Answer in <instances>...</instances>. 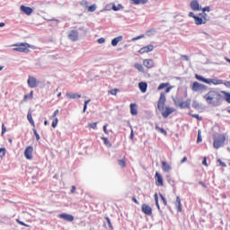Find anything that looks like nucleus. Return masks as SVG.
<instances>
[{"label":"nucleus","instance_id":"f257e3e1","mask_svg":"<svg viewBox=\"0 0 230 230\" xmlns=\"http://www.w3.org/2000/svg\"><path fill=\"white\" fill-rule=\"evenodd\" d=\"M204 100H206L208 105L218 107L222 105V102H224V95L220 94L217 91L211 90L204 95Z\"/></svg>","mask_w":230,"mask_h":230},{"label":"nucleus","instance_id":"f03ea898","mask_svg":"<svg viewBox=\"0 0 230 230\" xmlns=\"http://www.w3.org/2000/svg\"><path fill=\"white\" fill-rule=\"evenodd\" d=\"M213 139H214L213 146H214V148L218 150V148H220L222 146V145H224V143H226V135L214 136Z\"/></svg>","mask_w":230,"mask_h":230},{"label":"nucleus","instance_id":"7ed1b4c3","mask_svg":"<svg viewBox=\"0 0 230 230\" xmlns=\"http://www.w3.org/2000/svg\"><path fill=\"white\" fill-rule=\"evenodd\" d=\"M15 48L13 49V51H18L19 53H28L31 45L28 43H20L13 45Z\"/></svg>","mask_w":230,"mask_h":230},{"label":"nucleus","instance_id":"20e7f679","mask_svg":"<svg viewBox=\"0 0 230 230\" xmlns=\"http://www.w3.org/2000/svg\"><path fill=\"white\" fill-rule=\"evenodd\" d=\"M191 91L194 93H204V91H208V86L199 82H194L191 86Z\"/></svg>","mask_w":230,"mask_h":230},{"label":"nucleus","instance_id":"39448f33","mask_svg":"<svg viewBox=\"0 0 230 230\" xmlns=\"http://www.w3.org/2000/svg\"><path fill=\"white\" fill-rule=\"evenodd\" d=\"M39 84L40 82L34 76L29 75L27 84L30 89H35L36 87H39Z\"/></svg>","mask_w":230,"mask_h":230},{"label":"nucleus","instance_id":"423d86ee","mask_svg":"<svg viewBox=\"0 0 230 230\" xmlns=\"http://www.w3.org/2000/svg\"><path fill=\"white\" fill-rule=\"evenodd\" d=\"M164 105H166V95L164 93L160 94V98L157 103L158 111H164Z\"/></svg>","mask_w":230,"mask_h":230},{"label":"nucleus","instance_id":"0eeeda50","mask_svg":"<svg viewBox=\"0 0 230 230\" xmlns=\"http://www.w3.org/2000/svg\"><path fill=\"white\" fill-rule=\"evenodd\" d=\"M24 157L29 161H31V159H33V146H29L25 148Z\"/></svg>","mask_w":230,"mask_h":230},{"label":"nucleus","instance_id":"6e6552de","mask_svg":"<svg viewBox=\"0 0 230 230\" xmlns=\"http://www.w3.org/2000/svg\"><path fill=\"white\" fill-rule=\"evenodd\" d=\"M160 112H162L163 118L166 119L170 114H173V112H175V109L166 106L165 110L160 111Z\"/></svg>","mask_w":230,"mask_h":230},{"label":"nucleus","instance_id":"1a4fd4ad","mask_svg":"<svg viewBox=\"0 0 230 230\" xmlns=\"http://www.w3.org/2000/svg\"><path fill=\"white\" fill-rule=\"evenodd\" d=\"M68 39L72 40V42H76L78 40V31L72 30L68 33Z\"/></svg>","mask_w":230,"mask_h":230},{"label":"nucleus","instance_id":"9d476101","mask_svg":"<svg viewBox=\"0 0 230 230\" xmlns=\"http://www.w3.org/2000/svg\"><path fill=\"white\" fill-rule=\"evenodd\" d=\"M190 8L193 12H200V10H202V6H200V4H199V1L197 0H193L190 3Z\"/></svg>","mask_w":230,"mask_h":230},{"label":"nucleus","instance_id":"9b49d317","mask_svg":"<svg viewBox=\"0 0 230 230\" xmlns=\"http://www.w3.org/2000/svg\"><path fill=\"white\" fill-rule=\"evenodd\" d=\"M143 66H145L146 69H152L154 66H155V63L154 62V59H144Z\"/></svg>","mask_w":230,"mask_h":230},{"label":"nucleus","instance_id":"f8f14e48","mask_svg":"<svg viewBox=\"0 0 230 230\" xmlns=\"http://www.w3.org/2000/svg\"><path fill=\"white\" fill-rule=\"evenodd\" d=\"M150 51H154V45H147L146 47L141 48L138 50V53H140V55H143L145 53H150Z\"/></svg>","mask_w":230,"mask_h":230},{"label":"nucleus","instance_id":"ddd939ff","mask_svg":"<svg viewBox=\"0 0 230 230\" xmlns=\"http://www.w3.org/2000/svg\"><path fill=\"white\" fill-rule=\"evenodd\" d=\"M20 10L22 13H25V15H31V13H33V9L25 5H21Z\"/></svg>","mask_w":230,"mask_h":230},{"label":"nucleus","instance_id":"4468645a","mask_svg":"<svg viewBox=\"0 0 230 230\" xmlns=\"http://www.w3.org/2000/svg\"><path fill=\"white\" fill-rule=\"evenodd\" d=\"M58 217L62 218L63 220H66V222H73V220H75V217H73V215L66 213L60 214Z\"/></svg>","mask_w":230,"mask_h":230},{"label":"nucleus","instance_id":"2eb2a0df","mask_svg":"<svg viewBox=\"0 0 230 230\" xmlns=\"http://www.w3.org/2000/svg\"><path fill=\"white\" fill-rule=\"evenodd\" d=\"M175 208L178 213L182 212V203H181V197L179 196L176 197Z\"/></svg>","mask_w":230,"mask_h":230},{"label":"nucleus","instance_id":"dca6fc26","mask_svg":"<svg viewBox=\"0 0 230 230\" xmlns=\"http://www.w3.org/2000/svg\"><path fill=\"white\" fill-rule=\"evenodd\" d=\"M142 211L145 215H152V208L146 204L142 205Z\"/></svg>","mask_w":230,"mask_h":230},{"label":"nucleus","instance_id":"f3484780","mask_svg":"<svg viewBox=\"0 0 230 230\" xmlns=\"http://www.w3.org/2000/svg\"><path fill=\"white\" fill-rule=\"evenodd\" d=\"M138 87L141 93H146V89H148V84H146V82H140L138 84Z\"/></svg>","mask_w":230,"mask_h":230},{"label":"nucleus","instance_id":"a211bd4d","mask_svg":"<svg viewBox=\"0 0 230 230\" xmlns=\"http://www.w3.org/2000/svg\"><path fill=\"white\" fill-rule=\"evenodd\" d=\"M155 177H156V186H163V176L159 172H155Z\"/></svg>","mask_w":230,"mask_h":230},{"label":"nucleus","instance_id":"6ab92c4d","mask_svg":"<svg viewBox=\"0 0 230 230\" xmlns=\"http://www.w3.org/2000/svg\"><path fill=\"white\" fill-rule=\"evenodd\" d=\"M66 98H69V100H76L77 98H82V95L79 93H66Z\"/></svg>","mask_w":230,"mask_h":230},{"label":"nucleus","instance_id":"aec40b11","mask_svg":"<svg viewBox=\"0 0 230 230\" xmlns=\"http://www.w3.org/2000/svg\"><path fill=\"white\" fill-rule=\"evenodd\" d=\"M194 22L197 26H200L202 24H206L204 20H202V16H194Z\"/></svg>","mask_w":230,"mask_h":230},{"label":"nucleus","instance_id":"412c9836","mask_svg":"<svg viewBox=\"0 0 230 230\" xmlns=\"http://www.w3.org/2000/svg\"><path fill=\"white\" fill-rule=\"evenodd\" d=\"M121 40H123V36H118V37L114 38L111 40V46H113V47L118 46V43L121 42Z\"/></svg>","mask_w":230,"mask_h":230},{"label":"nucleus","instance_id":"4be33fe9","mask_svg":"<svg viewBox=\"0 0 230 230\" xmlns=\"http://www.w3.org/2000/svg\"><path fill=\"white\" fill-rule=\"evenodd\" d=\"M130 112L132 116H137V108L136 103H131L130 104Z\"/></svg>","mask_w":230,"mask_h":230},{"label":"nucleus","instance_id":"5701e85b","mask_svg":"<svg viewBox=\"0 0 230 230\" xmlns=\"http://www.w3.org/2000/svg\"><path fill=\"white\" fill-rule=\"evenodd\" d=\"M162 169L168 173V172L172 170V166H170L166 162H162Z\"/></svg>","mask_w":230,"mask_h":230},{"label":"nucleus","instance_id":"b1692460","mask_svg":"<svg viewBox=\"0 0 230 230\" xmlns=\"http://www.w3.org/2000/svg\"><path fill=\"white\" fill-rule=\"evenodd\" d=\"M182 108L181 109H190L191 105V99H188L185 102L181 101Z\"/></svg>","mask_w":230,"mask_h":230},{"label":"nucleus","instance_id":"393cba45","mask_svg":"<svg viewBox=\"0 0 230 230\" xmlns=\"http://www.w3.org/2000/svg\"><path fill=\"white\" fill-rule=\"evenodd\" d=\"M199 15V17L202 18V21H203V22H205V24H206V22H208V21H209V15H208V13H200Z\"/></svg>","mask_w":230,"mask_h":230},{"label":"nucleus","instance_id":"a878e982","mask_svg":"<svg viewBox=\"0 0 230 230\" xmlns=\"http://www.w3.org/2000/svg\"><path fill=\"white\" fill-rule=\"evenodd\" d=\"M134 68L137 69V71H139V73H145V67H143V65H141L139 63H136L134 65Z\"/></svg>","mask_w":230,"mask_h":230},{"label":"nucleus","instance_id":"bb28decb","mask_svg":"<svg viewBox=\"0 0 230 230\" xmlns=\"http://www.w3.org/2000/svg\"><path fill=\"white\" fill-rule=\"evenodd\" d=\"M172 102H173V103H174V105L176 106V107H180V109L181 108H182V107H184V106H182V100H181V99H172Z\"/></svg>","mask_w":230,"mask_h":230},{"label":"nucleus","instance_id":"cd10ccee","mask_svg":"<svg viewBox=\"0 0 230 230\" xmlns=\"http://www.w3.org/2000/svg\"><path fill=\"white\" fill-rule=\"evenodd\" d=\"M111 10H113V12H119V10H123V4H119L118 5L113 4L111 7Z\"/></svg>","mask_w":230,"mask_h":230},{"label":"nucleus","instance_id":"c85d7f7f","mask_svg":"<svg viewBox=\"0 0 230 230\" xmlns=\"http://www.w3.org/2000/svg\"><path fill=\"white\" fill-rule=\"evenodd\" d=\"M212 84L213 85H222V84H224V81L222 79L213 78Z\"/></svg>","mask_w":230,"mask_h":230},{"label":"nucleus","instance_id":"c756f323","mask_svg":"<svg viewBox=\"0 0 230 230\" xmlns=\"http://www.w3.org/2000/svg\"><path fill=\"white\" fill-rule=\"evenodd\" d=\"M27 119L31 123V127H35V121H33V117L31 116V113L27 114Z\"/></svg>","mask_w":230,"mask_h":230},{"label":"nucleus","instance_id":"7c9ffc66","mask_svg":"<svg viewBox=\"0 0 230 230\" xmlns=\"http://www.w3.org/2000/svg\"><path fill=\"white\" fill-rule=\"evenodd\" d=\"M155 130H158V132H161V134H164V136H168V132H166L164 128H160L158 125L155 126Z\"/></svg>","mask_w":230,"mask_h":230},{"label":"nucleus","instance_id":"2f4dec72","mask_svg":"<svg viewBox=\"0 0 230 230\" xmlns=\"http://www.w3.org/2000/svg\"><path fill=\"white\" fill-rule=\"evenodd\" d=\"M102 139L104 145H106V146H112V144H111V142L109 141V138H107L105 137H102Z\"/></svg>","mask_w":230,"mask_h":230},{"label":"nucleus","instance_id":"473e14b6","mask_svg":"<svg viewBox=\"0 0 230 230\" xmlns=\"http://www.w3.org/2000/svg\"><path fill=\"white\" fill-rule=\"evenodd\" d=\"M222 93L225 94V100L227 103H230V93L226 91H223Z\"/></svg>","mask_w":230,"mask_h":230},{"label":"nucleus","instance_id":"72a5a7b5","mask_svg":"<svg viewBox=\"0 0 230 230\" xmlns=\"http://www.w3.org/2000/svg\"><path fill=\"white\" fill-rule=\"evenodd\" d=\"M155 29H151L149 31H146V35H147V37H152V35H155Z\"/></svg>","mask_w":230,"mask_h":230},{"label":"nucleus","instance_id":"f704fd0d","mask_svg":"<svg viewBox=\"0 0 230 230\" xmlns=\"http://www.w3.org/2000/svg\"><path fill=\"white\" fill-rule=\"evenodd\" d=\"M197 143H202V130L199 129Z\"/></svg>","mask_w":230,"mask_h":230},{"label":"nucleus","instance_id":"c9c22d12","mask_svg":"<svg viewBox=\"0 0 230 230\" xmlns=\"http://www.w3.org/2000/svg\"><path fill=\"white\" fill-rule=\"evenodd\" d=\"M118 163L121 168H125V166H127V162L125 161V159L118 160Z\"/></svg>","mask_w":230,"mask_h":230},{"label":"nucleus","instance_id":"e433bc0d","mask_svg":"<svg viewBox=\"0 0 230 230\" xmlns=\"http://www.w3.org/2000/svg\"><path fill=\"white\" fill-rule=\"evenodd\" d=\"M105 220H106V222H107V224H108V226H109V228H110L111 230H113V229H114V226H112V223L111 222V218H110L109 217H105Z\"/></svg>","mask_w":230,"mask_h":230},{"label":"nucleus","instance_id":"4c0bfd02","mask_svg":"<svg viewBox=\"0 0 230 230\" xmlns=\"http://www.w3.org/2000/svg\"><path fill=\"white\" fill-rule=\"evenodd\" d=\"M155 200L157 209H161V206H159V197L157 196V193L155 194Z\"/></svg>","mask_w":230,"mask_h":230},{"label":"nucleus","instance_id":"58836bf2","mask_svg":"<svg viewBox=\"0 0 230 230\" xmlns=\"http://www.w3.org/2000/svg\"><path fill=\"white\" fill-rule=\"evenodd\" d=\"M168 85H170V84H168V83H162V84L158 86V91H162V89H164L165 87H168Z\"/></svg>","mask_w":230,"mask_h":230},{"label":"nucleus","instance_id":"ea45409f","mask_svg":"<svg viewBox=\"0 0 230 230\" xmlns=\"http://www.w3.org/2000/svg\"><path fill=\"white\" fill-rule=\"evenodd\" d=\"M195 78H196L197 80H199V82H204V84L206 83V78H205L204 76H202V75H195Z\"/></svg>","mask_w":230,"mask_h":230},{"label":"nucleus","instance_id":"a19ab883","mask_svg":"<svg viewBox=\"0 0 230 230\" xmlns=\"http://www.w3.org/2000/svg\"><path fill=\"white\" fill-rule=\"evenodd\" d=\"M96 8H97L96 4H93L88 6V12H96Z\"/></svg>","mask_w":230,"mask_h":230},{"label":"nucleus","instance_id":"79ce46f5","mask_svg":"<svg viewBox=\"0 0 230 230\" xmlns=\"http://www.w3.org/2000/svg\"><path fill=\"white\" fill-rule=\"evenodd\" d=\"M33 98V91L30 93V94L24 95V100H31Z\"/></svg>","mask_w":230,"mask_h":230},{"label":"nucleus","instance_id":"37998d69","mask_svg":"<svg viewBox=\"0 0 230 230\" xmlns=\"http://www.w3.org/2000/svg\"><path fill=\"white\" fill-rule=\"evenodd\" d=\"M6 155V148H0V157Z\"/></svg>","mask_w":230,"mask_h":230},{"label":"nucleus","instance_id":"c03bdc74","mask_svg":"<svg viewBox=\"0 0 230 230\" xmlns=\"http://www.w3.org/2000/svg\"><path fill=\"white\" fill-rule=\"evenodd\" d=\"M57 125H58V119L56 118L53 121H52V128H57Z\"/></svg>","mask_w":230,"mask_h":230},{"label":"nucleus","instance_id":"a18cd8bd","mask_svg":"<svg viewBox=\"0 0 230 230\" xmlns=\"http://www.w3.org/2000/svg\"><path fill=\"white\" fill-rule=\"evenodd\" d=\"M91 103V100H87L84 102L83 111L85 112L87 111V104Z\"/></svg>","mask_w":230,"mask_h":230},{"label":"nucleus","instance_id":"49530a36","mask_svg":"<svg viewBox=\"0 0 230 230\" xmlns=\"http://www.w3.org/2000/svg\"><path fill=\"white\" fill-rule=\"evenodd\" d=\"M191 118H195L199 121H202V117L199 116V114H190Z\"/></svg>","mask_w":230,"mask_h":230},{"label":"nucleus","instance_id":"de8ad7c7","mask_svg":"<svg viewBox=\"0 0 230 230\" xmlns=\"http://www.w3.org/2000/svg\"><path fill=\"white\" fill-rule=\"evenodd\" d=\"M16 222L18 224H20V226H24V227H30V225H27L26 223H24V222H22V221H21L19 219H16Z\"/></svg>","mask_w":230,"mask_h":230},{"label":"nucleus","instance_id":"09e8293b","mask_svg":"<svg viewBox=\"0 0 230 230\" xmlns=\"http://www.w3.org/2000/svg\"><path fill=\"white\" fill-rule=\"evenodd\" d=\"M97 125H98V122H93V123H89L88 127H90V128L94 129V128H96Z\"/></svg>","mask_w":230,"mask_h":230},{"label":"nucleus","instance_id":"8fccbe9b","mask_svg":"<svg viewBox=\"0 0 230 230\" xmlns=\"http://www.w3.org/2000/svg\"><path fill=\"white\" fill-rule=\"evenodd\" d=\"M160 197L162 199V202L164 203V206H167L168 202L166 201V198L163 196V194H160Z\"/></svg>","mask_w":230,"mask_h":230},{"label":"nucleus","instance_id":"3c124183","mask_svg":"<svg viewBox=\"0 0 230 230\" xmlns=\"http://www.w3.org/2000/svg\"><path fill=\"white\" fill-rule=\"evenodd\" d=\"M206 12H211V7L209 6H206L202 9V13H206Z\"/></svg>","mask_w":230,"mask_h":230},{"label":"nucleus","instance_id":"603ef678","mask_svg":"<svg viewBox=\"0 0 230 230\" xmlns=\"http://www.w3.org/2000/svg\"><path fill=\"white\" fill-rule=\"evenodd\" d=\"M205 84H208V85L213 84V79H208V78H206V79H205Z\"/></svg>","mask_w":230,"mask_h":230},{"label":"nucleus","instance_id":"864d4df0","mask_svg":"<svg viewBox=\"0 0 230 230\" xmlns=\"http://www.w3.org/2000/svg\"><path fill=\"white\" fill-rule=\"evenodd\" d=\"M81 6H87L89 4V3L86 0H83L80 3Z\"/></svg>","mask_w":230,"mask_h":230},{"label":"nucleus","instance_id":"5fc2aeb1","mask_svg":"<svg viewBox=\"0 0 230 230\" xmlns=\"http://www.w3.org/2000/svg\"><path fill=\"white\" fill-rule=\"evenodd\" d=\"M97 42H98L99 44H103V43L105 42V38H100V39H98V40H97Z\"/></svg>","mask_w":230,"mask_h":230},{"label":"nucleus","instance_id":"6e6d98bb","mask_svg":"<svg viewBox=\"0 0 230 230\" xmlns=\"http://www.w3.org/2000/svg\"><path fill=\"white\" fill-rule=\"evenodd\" d=\"M144 37H145V35H140V36H138V37L133 38V39H132V41L134 42V41H136V40H139V39H143Z\"/></svg>","mask_w":230,"mask_h":230},{"label":"nucleus","instance_id":"4d7b16f0","mask_svg":"<svg viewBox=\"0 0 230 230\" xmlns=\"http://www.w3.org/2000/svg\"><path fill=\"white\" fill-rule=\"evenodd\" d=\"M217 161H218L220 166H223V168H226L227 166V164H226V163L222 162V160L219 159Z\"/></svg>","mask_w":230,"mask_h":230},{"label":"nucleus","instance_id":"13d9d810","mask_svg":"<svg viewBox=\"0 0 230 230\" xmlns=\"http://www.w3.org/2000/svg\"><path fill=\"white\" fill-rule=\"evenodd\" d=\"M111 94H112L113 96H116V94H118V89L111 90Z\"/></svg>","mask_w":230,"mask_h":230},{"label":"nucleus","instance_id":"bf43d9fd","mask_svg":"<svg viewBox=\"0 0 230 230\" xmlns=\"http://www.w3.org/2000/svg\"><path fill=\"white\" fill-rule=\"evenodd\" d=\"M189 17H192V19H195V17H197V15H195V13L193 12L189 13Z\"/></svg>","mask_w":230,"mask_h":230},{"label":"nucleus","instance_id":"052dcab7","mask_svg":"<svg viewBox=\"0 0 230 230\" xmlns=\"http://www.w3.org/2000/svg\"><path fill=\"white\" fill-rule=\"evenodd\" d=\"M148 0H139V4H146Z\"/></svg>","mask_w":230,"mask_h":230},{"label":"nucleus","instance_id":"680f3d73","mask_svg":"<svg viewBox=\"0 0 230 230\" xmlns=\"http://www.w3.org/2000/svg\"><path fill=\"white\" fill-rule=\"evenodd\" d=\"M6 132V127H4V124L2 125V134H4Z\"/></svg>","mask_w":230,"mask_h":230},{"label":"nucleus","instance_id":"e2e57ef3","mask_svg":"<svg viewBox=\"0 0 230 230\" xmlns=\"http://www.w3.org/2000/svg\"><path fill=\"white\" fill-rule=\"evenodd\" d=\"M76 191V186L73 185L71 189V193H75Z\"/></svg>","mask_w":230,"mask_h":230},{"label":"nucleus","instance_id":"0e129e2a","mask_svg":"<svg viewBox=\"0 0 230 230\" xmlns=\"http://www.w3.org/2000/svg\"><path fill=\"white\" fill-rule=\"evenodd\" d=\"M57 114H58V110H56L52 115V118H57Z\"/></svg>","mask_w":230,"mask_h":230},{"label":"nucleus","instance_id":"69168bd1","mask_svg":"<svg viewBox=\"0 0 230 230\" xmlns=\"http://www.w3.org/2000/svg\"><path fill=\"white\" fill-rule=\"evenodd\" d=\"M103 132H105L106 134H109V131L107 130V125L103 126Z\"/></svg>","mask_w":230,"mask_h":230},{"label":"nucleus","instance_id":"338daca9","mask_svg":"<svg viewBox=\"0 0 230 230\" xmlns=\"http://www.w3.org/2000/svg\"><path fill=\"white\" fill-rule=\"evenodd\" d=\"M132 1V3H133V4H139V1L140 0H131Z\"/></svg>","mask_w":230,"mask_h":230},{"label":"nucleus","instance_id":"774afa93","mask_svg":"<svg viewBox=\"0 0 230 230\" xmlns=\"http://www.w3.org/2000/svg\"><path fill=\"white\" fill-rule=\"evenodd\" d=\"M224 84L226 85V87L230 88V81H227V82L224 83Z\"/></svg>","mask_w":230,"mask_h":230}]
</instances>
